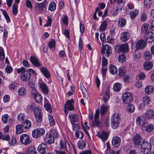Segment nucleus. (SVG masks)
<instances>
[{
    "label": "nucleus",
    "mask_w": 154,
    "mask_h": 154,
    "mask_svg": "<svg viewBox=\"0 0 154 154\" xmlns=\"http://www.w3.org/2000/svg\"><path fill=\"white\" fill-rule=\"evenodd\" d=\"M111 125L113 129H116L119 125L121 122L120 115L118 113H114L111 117Z\"/></svg>",
    "instance_id": "nucleus-1"
},
{
    "label": "nucleus",
    "mask_w": 154,
    "mask_h": 154,
    "mask_svg": "<svg viewBox=\"0 0 154 154\" xmlns=\"http://www.w3.org/2000/svg\"><path fill=\"white\" fill-rule=\"evenodd\" d=\"M140 148L141 152L143 154H148L151 150V144L148 142L144 141L141 144Z\"/></svg>",
    "instance_id": "nucleus-2"
},
{
    "label": "nucleus",
    "mask_w": 154,
    "mask_h": 154,
    "mask_svg": "<svg viewBox=\"0 0 154 154\" xmlns=\"http://www.w3.org/2000/svg\"><path fill=\"white\" fill-rule=\"evenodd\" d=\"M59 149H66L68 152H70L71 147L69 142L65 139L60 141Z\"/></svg>",
    "instance_id": "nucleus-3"
},
{
    "label": "nucleus",
    "mask_w": 154,
    "mask_h": 154,
    "mask_svg": "<svg viewBox=\"0 0 154 154\" xmlns=\"http://www.w3.org/2000/svg\"><path fill=\"white\" fill-rule=\"evenodd\" d=\"M128 46L127 43H125L116 46L115 49L118 53H127L128 51Z\"/></svg>",
    "instance_id": "nucleus-4"
},
{
    "label": "nucleus",
    "mask_w": 154,
    "mask_h": 154,
    "mask_svg": "<svg viewBox=\"0 0 154 154\" xmlns=\"http://www.w3.org/2000/svg\"><path fill=\"white\" fill-rule=\"evenodd\" d=\"M45 132L44 128H38L34 129L32 132V136L34 138H36L44 135Z\"/></svg>",
    "instance_id": "nucleus-5"
},
{
    "label": "nucleus",
    "mask_w": 154,
    "mask_h": 154,
    "mask_svg": "<svg viewBox=\"0 0 154 154\" xmlns=\"http://www.w3.org/2000/svg\"><path fill=\"white\" fill-rule=\"evenodd\" d=\"M34 114L37 122H40L42 120V110L38 107H36L34 112Z\"/></svg>",
    "instance_id": "nucleus-6"
},
{
    "label": "nucleus",
    "mask_w": 154,
    "mask_h": 154,
    "mask_svg": "<svg viewBox=\"0 0 154 154\" xmlns=\"http://www.w3.org/2000/svg\"><path fill=\"white\" fill-rule=\"evenodd\" d=\"M20 140L22 144L25 145H28L31 142L29 136L26 134H23L20 136Z\"/></svg>",
    "instance_id": "nucleus-7"
},
{
    "label": "nucleus",
    "mask_w": 154,
    "mask_h": 154,
    "mask_svg": "<svg viewBox=\"0 0 154 154\" xmlns=\"http://www.w3.org/2000/svg\"><path fill=\"white\" fill-rule=\"evenodd\" d=\"M122 100L124 103H129L132 100V97L130 93L125 92L122 96Z\"/></svg>",
    "instance_id": "nucleus-8"
},
{
    "label": "nucleus",
    "mask_w": 154,
    "mask_h": 154,
    "mask_svg": "<svg viewBox=\"0 0 154 154\" xmlns=\"http://www.w3.org/2000/svg\"><path fill=\"white\" fill-rule=\"evenodd\" d=\"M142 140L141 136L139 134H136L132 138L134 146L136 147H139Z\"/></svg>",
    "instance_id": "nucleus-9"
},
{
    "label": "nucleus",
    "mask_w": 154,
    "mask_h": 154,
    "mask_svg": "<svg viewBox=\"0 0 154 154\" xmlns=\"http://www.w3.org/2000/svg\"><path fill=\"white\" fill-rule=\"evenodd\" d=\"M146 119L142 116L138 117L136 119V124L138 126H141V128H144L146 125Z\"/></svg>",
    "instance_id": "nucleus-10"
},
{
    "label": "nucleus",
    "mask_w": 154,
    "mask_h": 154,
    "mask_svg": "<svg viewBox=\"0 0 154 154\" xmlns=\"http://www.w3.org/2000/svg\"><path fill=\"white\" fill-rule=\"evenodd\" d=\"M112 49L111 47L108 45L103 46L102 48V53H104L105 52L106 56L108 57L112 54Z\"/></svg>",
    "instance_id": "nucleus-11"
},
{
    "label": "nucleus",
    "mask_w": 154,
    "mask_h": 154,
    "mask_svg": "<svg viewBox=\"0 0 154 154\" xmlns=\"http://www.w3.org/2000/svg\"><path fill=\"white\" fill-rule=\"evenodd\" d=\"M39 85L41 91L44 94H47L49 93L48 87L45 83L43 81L39 82Z\"/></svg>",
    "instance_id": "nucleus-12"
},
{
    "label": "nucleus",
    "mask_w": 154,
    "mask_h": 154,
    "mask_svg": "<svg viewBox=\"0 0 154 154\" xmlns=\"http://www.w3.org/2000/svg\"><path fill=\"white\" fill-rule=\"evenodd\" d=\"M38 152L41 154H45L48 150L47 145L45 143L41 144L38 148Z\"/></svg>",
    "instance_id": "nucleus-13"
},
{
    "label": "nucleus",
    "mask_w": 154,
    "mask_h": 154,
    "mask_svg": "<svg viewBox=\"0 0 154 154\" xmlns=\"http://www.w3.org/2000/svg\"><path fill=\"white\" fill-rule=\"evenodd\" d=\"M31 78V73L26 70L21 74V79L23 82H26L29 80Z\"/></svg>",
    "instance_id": "nucleus-14"
},
{
    "label": "nucleus",
    "mask_w": 154,
    "mask_h": 154,
    "mask_svg": "<svg viewBox=\"0 0 154 154\" xmlns=\"http://www.w3.org/2000/svg\"><path fill=\"white\" fill-rule=\"evenodd\" d=\"M130 35V34L129 32H123L120 35L121 40L123 42H126L129 39Z\"/></svg>",
    "instance_id": "nucleus-15"
},
{
    "label": "nucleus",
    "mask_w": 154,
    "mask_h": 154,
    "mask_svg": "<svg viewBox=\"0 0 154 154\" xmlns=\"http://www.w3.org/2000/svg\"><path fill=\"white\" fill-rule=\"evenodd\" d=\"M145 39L149 42H151L154 41V33L152 32H148L145 35Z\"/></svg>",
    "instance_id": "nucleus-16"
},
{
    "label": "nucleus",
    "mask_w": 154,
    "mask_h": 154,
    "mask_svg": "<svg viewBox=\"0 0 154 154\" xmlns=\"http://www.w3.org/2000/svg\"><path fill=\"white\" fill-rule=\"evenodd\" d=\"M44 141L46 143L51 144L54 142V139L51 134L47 133L44 137Z\"/></svg>",
    "instance_id": "nucleus-17"
},
{
    "label": "nucleus",
    "mask_w": 154,
    "mask_h": 154,
    "mask_svg": "<svg viewBox=\"0 0 154 154\" xmlns=\"http://www.w3.org/2000/svg\"><path fill=\"white\" fill-rule=\"evenodd\" d=\"M120 138L118 137H115L112 139V144L114 147H117L120 145L121 142Z\"/></svg>",
    "instance_id": "nucleus-18"
},
{
    "label": "nucleus",
    "mask_w": 154,
    "mask_h": 154,
    "mask_svg": "<svg viewBox=\"0 0 154 154\" xmlns=\"http://www.w3.org/2000/svg\"><path fill=\"white\" fill-rule=\"evenodd\" d=\"M146 42L143 40H139L137 42L136 45V47L138 49H142L144 48L146 46Z\"/></svg>",
    "instance_id": "nucleus-19"
},
{
    "label": "nucleus",
    "mask_w": 154,
    "mask_h": 154,
    "mask_svg": "<svg viewBox=\"0 0 154 154\" xmlns=\"http://www.w3.org/2000/svg\"><path fill=\"white\" fill-rule=\"evenodd\" d=\"M146 118L148 119H151L154 116V111L152 109L147 110L145 113Z\"/></svg>",
    "instance_id": "nucleus-20"
},
{
    "label": "nucleus",
    "mask_w": 154,
    "mask_h": 154,
    "mask_svg": "<svg viewBox=\"0 0 154 154\" xmlns=\"http://www.w3.org/2000/svg\"><path fill=\"white\" fill-rule=\"evenodd\" d=\"M30 60L32 63L35 66L38 67L40 66L41 64L38 60L34 56H31L30 58Z\"/></svg>",
    "instance_id": "nucleus-21"
},
{
    "label": "nucleus",
    "mask_w": 154,
    "mask_h": 154,
    "mask_svg": "<svg viewBox=\"0 0 154 154\" xmlns=\"http://www.w3.org/2000/svg\"><path fill=\"white\" fill-rule=\"evenodd\" d=\"M110 88L109 87H108L107 88L106 90V91L104 94L103 96V101L105 103H106L107 102L110 98V94H109V91H110Z\"/></svg>",
    "instance_id": "nucleus-22"
},
{
    "label": "nucleus",
    "mask_w": 154,
    "mask_h": 154,
    "mask_svg": "<svg viewBox=\"0 0 154 154\" xmlns=\"http://www.w3.org/2000/svg\"><path fill=\"white\" fill-rule=\"evenodd\" d=\"M41 72L43 73L44 76L47 78H49L51 77L49 72L47 68L45 67H41L40 69Z\"/></svg>",
    "instance_id": "nucleus-23"
},
{
    "label": "nucleus",
    "mask_w": 154,
    "mask_h": 154,
    "mask_svg": "<svg viewBox=\"0 0 154 154\" xmlns=\"http://www.w3.org/2000/svg\"><path fill=\"white\" fill-rule=\"evenodd\" d=\"M44 107L45 109L49 113H50L52 110L51 106L47 99H45Z\"/></svg>",
    "instance_id": "nucleus-24"
},
{
    "label": "nucleus",
    "mask_w": 154,
    "mask_h": 154,
    "mask_svg": "<svg viewBox=\"0 0 154 154\" xmlns=\"http://www.w3.org/2000/svg\"><path fill=\"white\" fill-rule=\"evenodd\" d=\"M141 54L137 50H135L133 55V59L136 62H138L140 60Z\"/></svg>",
    "instance_id": "nucleus-25"
},
{
    "label": "nucleus",
    "mask_w": 154,
    "mask_h": 154,
    "mask_svg": "<svg viewBox=\"0 0 154 154\" xmlns=\"http://www.w3.org/2000/svg\"><path fill=\"white\" fill-rule=\"evenodd\" d=\"M37 107H36L35 104V103H32L28 105L27 107L26 111L27 112L29 113L32 112L33 110Z\"/></svg>",
    "instance_id": "nucleus-26"
},
{
    "label": "nucleus",
    "mask_w": 154,
    "mask_h": 154,
    "mask_svg": "<svg viewBox=\"0 0 154 154\" xmlns=\"http://www.w3.org/2000/svg\"><path fill=\"white\" fill-rule=\"evenodd\" d=\"M22 125L23 127L24 128L28 129L31 127V123L30 121L26 119L23 122Z\"/></svg>",
    "instance_id": "nucleus-27"
},
{
    "label": "nucleus",
    "mask_w": 154,
    "mask_h": 154,
    "mask_svg": "<svg viewBox=\"0 0 154 154\" xmlns=\"http://www.w3.org/2000/svg\"><path fill=\"white\" fill-rule=\"evenodd\" d=\"M143 66L145 70H149L152 68L153 64L150 61H147L144 63Z\"/></svg>",
    "instance_id": "nucleus-28"
},
{
    "label": "nucleus",
    "mask_w": 154,
    "mask_h": 154,
    "mask_svg": "<svg viewBox=\"0 0 154 154\" xmlns=\"http://www.w3.org/2000/svg\"><path fill=\"white\" fill-rule=\"evenodd\" d=\"M98 136L103 141H104L107 139L108 135L106 132L103 131Z\"/></svg>",
    "instance_id": "nucleus-29"
},
{
    "label": "nucleus",
    "mask_w": 154,
    "mask_h": 154,
    "mask_svg": "<svg viewBox=\"0 0 154 154\" xmlns=\"http://www.w3.org/2000/svg\"><path fill=\"white\" fill-rule=\"evenodd\" d=\"M34 97L38 103H41L42 100L43 98L42 95L37 93L34 94Z\"/></svg>",
    "instance_id": "nucleus-30"
},
{
    "label": "nucleus",
    "mask_w": 154,
    "mask_h": 154,
    "mask_svg": "<svg viewBox=\"0 0 154 154\" xmlns=\"http://www.w3.org/2000/svg\"><path fill=\"white\" fill-rule=\"evenodd\" d=\"M138 13L139 11L137 9L131 11L129 13L131 18L134 19L138 15Z\"/></svg>",
    "instance_id": "nucleus-31"
},
{
    "label": "nucleus",
    "mask_w": 154,
    "mask_h": 154,
    "mask_svg": "<svg viewBox=\"0 0 154 154\" xmlns=\"http://www.w3.org/2000/svg\"><path fill=\"white\" fill-rule=\"evenodd\" d=\"M18 93L20 96H23L26 95V91L25 88L21 87L18 91Z\"/></svg>",
    "instance_id": "nucleus-32"
},
{
    "label": "nucleus",
    "mask_w": 154,
    "mask_h": 154,
    "mask_svg": "<svg viewBox=\"0 0 154 154\" xmlns=\"http://www.w3.org/2000/svg\"><path fill=\"white\" fill-rule=\"evenodd\" d=\"M108 25V23L106 21L104 20L101 24L99 28V30L102 32L104 31L106 29Z\"/></svg>",
    "instance_id": "nucleus-33"
},
{
    "label": "nucleus",
    "mask_w": 154,
    "mask_h": 154,
    "mask_svg": "<svg viewBox=\"0 0 154 154\" xmlns=\"http://www.w3.org/2000/svg\"><path fill=\"white\" fill-rule=\"evenodd\" d=\"M69 116L70 119V122L71 124L72 123L76 122L78 121V116L76 114H73Z\"/></svg>",
    "instance_id": "nucleus-34"
},
{
    "label": "nucleus",
    "mask_w": 154,
    "mask_h": 154,
    "mask_svg": "<svg viewBox=\"0 0 154 154\" xmlns=\"http://www.w3.org/2000/svg\"><path fill=\"white\" fill-rule=\"evenodd\" d=\"M122 84L118 82H116L113 85V89L115 92H119L121 88Z\"/></svg>",
    "instance_id": "nucleus-35"
},
{
    "label": "nucleus",
    "mask_w": 154,
    "mask_h": 154,
    "mask_svg": "<svg viewBox=\"0 0 154 154\" xmlns=\"http://www.w3.org/2000/svg\"><path fill=\"white\" fill-rule=\"evenodd\" d=\"M23 127L22 125H18L16 126V132L17 134H20L23 131Z\"/></svg>",
    "instance_id": "nucleus-36"
},
{
    "label": "nucleus",
    "mask_w": 154,
    "mask_h": 154,
    "mask_svg": "<svg viewBox=\"0 0 154 154\" xmlns=\"http://www.w3.org/2000/svg\"><path fill=\"white\" fill-rule=\"evenodd\" d=\"M73 101V100L72 99L71 100H68L66 101V103L68 106V109L70 111H72L74 109V107L72 104V103Z\"/></svg>",
    "instance_id": "nucleus-37"
},
{
    "label": "nucleus",
    "mask_w": 154,
    "mask_h": 154,
    "mask_svg": "<svg viewBox=\"0 0 154 154\" xmlns=\"http://www.w3.org/2000/svg\"><path fill=\"white\" fill-rule=\"evenodd\" d=\"M109 71L111 74L114 75L117 73V69L115 65H111L109 67Z\"/></svg>",
    "instance_id": "nucleus-38"
},
{
    "label": "nucleus",
    "mask_w": 154,
    "mask_h": 154,
    "mask_svg": "<svg viewBox=\"0 0 154 154\" xmlns=\"http://www.w3.org/2000/svg\"><path fill=\"white\" fill-rule=\"evenodd\" d=\"M126 69L124 66L120 67L119 69V75L120 76L124 75L126 72Z\"/></svg>",
    "instance_id": "nucleus-39"
},
{
    "label": "nucleus",
    "mask_w": 154,
    "mask_h": 154,
    "mask_svg": "<svg viewBox=\"0 0 154 154\" xmlns=\"http://www.w3.org/2000/svg\"><path fill=\"white\" fill-rule=\"evenodd\" d=\"M149 25L147 23H144L141 26V30L143 33L147 34L148 33V30Z\"/></svg>",
    "instance_id": "nucleus-40"
},
{
    "label": "nucleus",
    "mask_w": 154,
    "mask_h": 154,
    "mask_svg": "<svg viewBox=\"0 0 154 154\" xmlns=\"http://www.w3.org/2000/svg\"><path fill=\"white\" fill-rule=\"evenodd\" d=\"M28 154H36L35 149L33 146H31L29 147L27 150Z\"/></svg>",
    "instance_id": "nucleus-41"
},
{
    "label": "nucleus",
    "mask_w": 154,
    "mask_h": 154,
    "mask_svg": "<svg viewBox=\"0 0 154 154\" xmlns=\"http://www.w3.org/2000/svg\"><path fill=\"white\" fill-rule=\"evenodd\" d=\"M154 129V126L152 124H149L146 127L145 131L148 133L152 132Z\"/></svg>",
    "instance_id": "nucleus-42"
},
{
    "label": "nucleus",
    "mask_w": 154,
    "mask_h": 154,
    "mask_svg": "<svg viewBox=\"0 0 154 154\" xmlns=\"http://www.w3.org/2000/svg\"><path fill=\"white\" fill-rule=\"evenodd\" d=\"M153 90V88L152 86L148 85L145 88V91L146 94H149L151 93Z\"/></svg>",
    "instance_id": "nucleus-43"
},
{
    "label": "nucleus",
    "mask_w": 154,
    "mask_h": 154,
    "mask_svg": "<svg viewBox=\"0 0 154 154\" xmlns=\"http://www.w3.org/2000/svg\"><path fill=\"white\" fill-rule=\"evenodd\" d=\"M118 24L120 27H123L126 24V20L124 18H121L119 20Z\"/></svg>",
    "instance_id": "nucleus-44"
},
{
    "label": "nucleus",
    "mask_w": 154,
    "mask_h": 154,
    "mask_svg": "<svg viewBox=\"0 0 154 154\" xmlns=\"http://www.w3.org/2000/svg\"><path fill=\"white\" fill-rule=\"evenodd\" d=\"M107 107L104 105H103L101 106L100 113L101 115H104L106 112L107 110Z\"/></svg>",
    "instance_id": "nucleus-45"
},
{
    "label": "nucleus",
    "mask_w": 154,
    "mask_h": 154,
    "mask_svg": "<svg viewBox=\"0 0 154 154\" xmlns=\"http://www.w3.org/2000/svg\"><path fill=\"white\" fill-rule=\"evenodd\" d=\"M75 135L76 138L82 139L84 137V134L81 131L77 130L75 133Z\"/></svg>",
    "instance_id": "nucleus-46"
},
{
    "label": "nucleus",
    "mask_w": 154,
    "mask_h": 154,
    "mask_svg": "<svg viewBox=\"0 0 154 154\" xmlns=\"http://www.w3.org/2000/svg\"><path fill=\"white\" fill-rule=\"evenodd\" d=\"M126 110L128 112L131 113L134 111L135 107L133 105L130 104L127 107Z\"/></svg>",
    "instance_id": "nucleus-47"
},
{
    "label": "nucleus",
    "mask_w": 154,
    "mask_h": 154,
    "mask_svg": "<svg viewBox=\"0 0 154 154\" xmlns=\"http://www.w3.org/2000/svg\"><path fill=\"white\" fill-rule=\"evenodd\" d=\"M150 98L148 96H145L143 99V103L146 105H148L150 102Z\"/></svg>",
    "instance_id": "nucleus-48"
},
{
    "label": "nucleus",
    "mask_w": 154,
    "mask_h": 154,
    "mask_svg": "<svg viewBox=\"0 0 154 154\" xmlns=\"http://www.w3.org/2000/svg\"><path fill=\"white\" fill-rule=\"evenodd\" d=\"M56 5L54 2H51L48 6V10L51 11L55 10L56 8Z\"/></svg>",
    "instance_id": "nucleus-49"
},
{
    "label": "nucleus",
    "mask_w": 154,
    "mask_h": 154,
    "mask_svg": "<svg viewBox=\"0 0 154 154\" xmlns=\"http://www.w3.org/2000/svg\"><path fill=\"white\" fill-rule=\"evenodd\" d=\"M46 2L45 1H44L42 3L38 4V8L39 10L41 11H43L44 8L46 5Z\"/></svg>",
    "instance_id": "nucleus-50"
},
{
    "label": "nucleus",
    "mask_w": 154,
    "mask_h": 154,
    "mask_svg": "<svg viewBox=\"0 0 154 154\" xmlns=\"http://www.w3.org/2000/svg\"><path fill=\"white\" fill-rule=\"evenodd\" d=\"M78 145L80 149H82L86 146L85 142L82 140H79L78 142Z\"/></svg>",
    "instance_id": "nucleus-51"
},
{
    "label": "nucleus",
    "mask_w": 154,
    "mask_h": 154,
    "mask_svg": "<svg viewBox=\"0 0 154 154\" xmlns=\"http://www.w3.org/2000/svg\"><path fill=\"white\" fill-rule=\"evenodd\" d=\"M18 5H17L14 4L12 5V12L13 14L16 15L17 13Z\"/></svg>",
    "instance_id": "nucleus-52"
},
{
    "label": "nucleus",
    "mask_w": 154,
    "mask_h": 154,
    "mask_svg": "<svg viewBox=\"0 0 154 154\" xmlns=\"http://www.w3.org/2000/svg\"><path fill=\"white\" fill-rule=\"evenodd\" d=\"M5 59V54L4 50L3 48L0 47V60H3Z\"/></svg>",
    "instance_id": "nucleus-53"
},
{
    "label": "nucleus",
    "mask_w": 154,
    "mask_h": 154,
    "mask_svg": "<svg viewBox=\"0 0 154 154\" xmlns=\"http://www.w3.org/2000/svg\"><path fill=\"white\" fill-rule=\"evenodd\" d=\"M48 46L50 49L55 48L56 46V42L55 39H52L48 43Z\"/></svg>",
    "instance_id": "nucleus-54"
},
{
    "label": "nucleus",
    "mask_w": 154,
    "mask_h": 154,
    "mask_svg": "<svg viewBox=\"0 0 154 154\" xmlns=\"http://www.w3.org/2000/svg\"><path fill=\"white\" fill-rule=\"evenodd\" d=\"M144 57L146 60H149L152 59V55L151 53L149 52H147L144 54Z\"/></svg>",
    "instance_id": "nucleus-55"
},
{
    "label": "nucleus",
    "mask_w": 154,
    "mask_h": 154,
    "mask_svg": "<svg viewBox=\"0 0 154 154\" xmlns=\"http://www.w3.org/2000/svg\"><path fill=\"white\" fill-rule=\"evenodd\" d=\"M126 57L123 54L120 55L118 57V60L120 62L122 63L125 61Z\"/></svg>",
    "instance_id": "nucleus-56"
},
{
    "label": "nucleus",
    "mask_w": 154,
    "mask_h": 154,
    "mask_svg": "<svg viewBox=\"0 0 154 154\" xmlns=\"http://www.w3.org/2000/svg\"><path fill=\"white\" fill-rule=\"evenodd\" d=\"M2 13H3V15L4 16V17L6 20H7V21L8 23H9L10 22V18L8 15L7 14V13L6 11L4 10H3L2 11Z\"/></svg>",
    "instance_id": "nucleus-57"
},
{
    "label": "nucleus",
    "mask_w": 154,
    "mask_h": 154,
    "mask_svg": "<svg viewBox=\"0 0 154 154\" xmlns=\"http://www.w3.org/2000/svg\"><path fill=\"white\" fill-rule=\"evenodd\" d=\"M5 70L6 72L9 74L12 72L13 70V69L11 66L7 65L5 67Z\"/></svg>",
    "instance_id": "nucleus-58"
},
{
    "label": "nucleus",
    "mask_w": 154,
    "mask_h": 154,
    "mask_svg": "<svg viewBox=\"0 0 154 154\" xmlns=\"http://www.w3.org/2000/svg\"><path fill=\"white\" fill-rule=\"evenodd\" d=\"M69 19L67 15H65L62 19L63 23L65 25H67L68 24Z\"/></svg>",
    "instance_id": "nucleus-59"
},
{
    "label": "nucleus",
    "mask_w": 154,
    "mask_h": 154,
    "mask_svg": "<svg viewBox=\"0 0 154 154\" xmlns=\"http://www.w3.org/2000/svg\"><path fill=\"white\" fill-rule=\"evenodd\" d=\"M48 120L50 124L51 125H54L55 122L53 117L52 116L50 115H48Z\"/></svg>",
    "instance_id": "nucleus-60"
},
{
    "label": "nucleus",
    "mask_w": 154,
    "mask_h": 154,
    "mask_svg": "<svg viewBox=\"0 0 154 154\" xmlns=\"http://www.w3.org/2000/svg\"><path fill=\"white\" fill-rule=\"evenodd\" d=\"M151 0H144V4L145 7L146 8H149L151 4Z\"/></svg>",
    "instance_id": "nucleus-61"
},
{
    "label": "nucleus",
    "mask_w": 154,
    "mask_h": 154,
    "mask_svg": "<svg viewBox=\"0 0 154 154\" xmlns=\"http://www.w3.org/2000/svg\"><path fill=\"white\" fill-rule=\"evenodd\" d=\"M107 71V68L106 67H103L101 70V72L103 78H105L106 75Z\"/></svg>",
    "instance_id": "nucleus-62"
},
{
    "label": "nucleus",
    "mask_w": 154,
    "mask_h": 154,
    "mask_svg": "<svg viewBox=\"0 0 154 154\" xmlns=\"http://www.w3.org/2000/svg\"><path fill=\"white\" fill-rule=\"evenodd\" d=\"M8 118V114H5L2 116V121L4 123H6Z\"/></svg>",
    "instance_id": "nucleus-63"
},
{
    "label": "nucleus",
    "mask_w": 154,
    "mask_h": 154,
    "mask_svg": "<svg viewBox=\"0 0 154 154\" xmlns=\"http://www.w3.org/2000/svg\"><path fill=\"white\" fill-rule=\"evenodd\" d=\"M52 23V19L49 17H48L47 23L44 25V27H49L51 26Z\"/></svg>",
    "instance_id": "nucleus-64"
}]
</instances>
